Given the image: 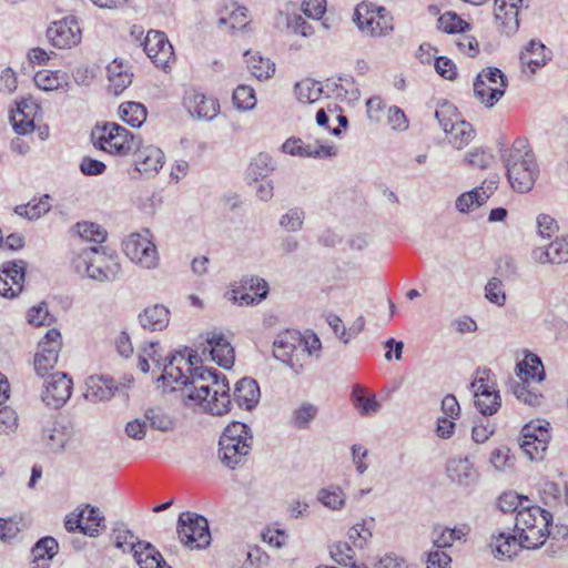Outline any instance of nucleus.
<instances>
[{"instance_id": "nucleus-7", "label": "nucleus", "mask_w": 568, "mask_h": 568, "mask_svg": "<svg viewBox=\"0 0 568 568\" xmlns=\"http://www.w3.org/2000/svg\"><path fill=\"white\" fill-rule=\"evenodd\" d=\"M507 78L498 68L483 69L474 81V93L487 106H494L507 88Z\"/></svg>"}, {"instance_id": "nucleus-5", "label": "nucleus", "mask_w": 568, "mask_h": 568, "mask_svg": "<svg viewBox=\"0 0 568 568\" xmlns=\"http://www.w3.org/2000/svg\"><path fill=\"white\" fill-rule=\"evenodd\" d=\"M78 272L99 282L114 281L120 272L116 256L100 251L97 246L85 248L75 262Z\"/></svg>"}, {"instance_id": "nucleus-8", "label": "nucleus", "mask_w": 568, "mask_h": 568, "mask_svg": "<svg viewBox=\"0 0 568 568\" xmlns=\"http://www.w3.org/2000/svg\"><path fill=\"white\" fill-rule=\"evenodd\" d=\"M355 21L362 31H366L372 37H384L394 29L393 18L383 7H373L361 4L355 10Z\"/></svg>"}, {"instance_id": "nucleus-9", "label": "nucleus", "mask_w": 568, "mask_h": 568, "mask_svg": "<svg viewBox=\"0 0 568 568\" xmlns=\"http://www.w3.org/2000/svg\"><path fill=\"white\" fill-rule=\"evenodd\" d=\"M548 425V423L542 425L540 422H530L523 427L518 442L530 460L542 459L550 439Z\"/></svg>"}, {"instance_id": "nucleus-21", "label": "nucleus", "mask_w": 568, "mask_h": 568, "mask_svg": "<svg viewBox=\"0 0 568 568\" xmlns=\"http://www.w3.org/2000/svg\"><path fill=\"white\" fill-rule=\"evenodd\" d=\"M206 342L210 346L212 359L225 369L232 368L235 353L233 346L223 333L217 331L207 333Z\"/></svg>"}, {"instance_id": "nucleus-58", "label": "nucleus", "mask_w": 568, "mask_h": 568, "mask_svg": "<svg viewBox=\"0 0 568 568\" xmlns=\"http://www.w3.org/2000/svg\"><path fill=\"white\" fill-rule=\"evenodd\" d=\"M485 296L489 302L503 306L506 302V294L501 280L491 277L485 286Z\"/></svg>"}, {"instance_id": "nucleus-52", "label": "nucleus", "mask_w": 568, "mask_h": 568, "mask_svg": "<svg viewBox=\"0 0 568 568\" xmlns=\"http://www.w3.org/2000/svg\"><path fill=\"white\" fill-rule=\"evenodd\" d=\"M233 103L237 109L251 110L256 104L255 92L253 88L241 84L233 91Z\"/></svg>"}, {"instance_id": "nucleus-13", "label": "nucleus", "mask_w": 568, "mask_h": 568, "mask_svg": "<svg viewBox=\"0 0 568 568\" xmlns=\"http://www.w3.org/2000/svg\"><path fill=\"white\" fill-rule=\"evenodd\" d=\"M140 233L131 234L123 243L126 256L144 268H153L158 265V252L154 243Z\"/></svg>"}, {"instance_id": "nucleus-18", "label": "nucleus", "mask_w": 568, "mask_h": 568, "mask_svg": "<svg viewBox=\"0 0 568 568\" xmlns=\"http://www.w3.org/2000/svg\"><path fill=\"white\" fill-rule=\"evenodd\" d=\"M183 105L191 116L200 120H213L220 111L217 99L205 95L194 89L185 92Z\"/></svg>"}, {"instance_id": "nucleus-55", "label": "nucleus", "mask_w": 568, "mask_h": 568, "mask_svg": "<svg viewBox=\"0 0 568 568\" xmlns=\"http://www.w3.org/2000/svg\"><path fill=\"white\" fill-rule=\"evenodd\" d=\"M524 503H528V498L518 495L515 491L504 493L498 499V508L503 513H513L520 510L521 507H526Z\"/></svg>"}, {"instance_id": "nucleus-53", "label": "nucleus", "mask_w": 568, "mask_h": 568, "mask_svg": "<svg viewBox=\"0 0 568 568\" xmlns=\"http://www.w3.org/2000/svg\"><path fill=\"white\" fill-rule=\"evenodd\" d=\"M42 440L50 450L59 452L63 449L68 438L61 428L54 426L43 428Z\"/></svg>"}, {"instance_id": "nucleus-56", "label": "nucleus", "mask_w": 568, "mask_h": 568, "mask_svg": "<svg viewBox=\"0 0 568 568\" xmlns=\"http://www.w3.org/2000/svg\"><path fill=\"white\" fill-rule=\"evenodd\" d=\"M317 407L310 403L302 404L293 413V424L298 429L307 428L311 420L315 418Z\"/></svg>"}, {"instance_id": "nucleus-23", "label": "nucleus", "mask_w": 568, "mask_h": 568, "mask_svg": "<svg viewBox=\"0 0 568 568\" xmlns=\"http://www.w3.org/2000/svg\"><path fill=\"white\" fill-rule=\"evenodd\" d=\"M134 138L129 130L113 122L97 123L90 133V142H112L116 139L119 142H130Z\"/></svg>"}, {"instance_id": "nucleus-6", "label": "nucleus", "mask_w": 568, "mask_h": 568, "mask_svg": "<svg viewBox=\"0 0 568 568\" xmlns=\"http://www.w3.org/2000/svg\"><path fill=\"white\" fill-rule=\"evenodd\" d=\"M178 535L181 542L191 549H202L207 547L211 542V534L206 518L191 511L180 514Z\"/></svg>"}, {"instance_id": "nucleus-35", "label": "nucleus", "mask_w": 568, "mask_h": 568, "mask_svg": "<svg viewBox=\"0 0 568 568\" xmlns=\"http://www.w3.org/2000/svg\"><path fill=\"white\" fill-rule=\"evenodd\" d=\"M546 47L536 40H531L524 51H521L519 60L521 65L530 69L535 73L537 69L546 64Z\"/></svg>"}, {"instance_id": "nucleus-60", "label": "nucleus", "mask_w": 568, "mask_h": 568, "mask_svg": "<svg viewBox=\"0 0 568 568\" xmlns=\"http://www.w3.org/2000/svg\"><path fill=\"white\" fill-rule=\"evenodd\" d=\"M18 428V415L10 407L0 409V435H11Z\"/></svg>"}, {"instance_id": "nucleus-42", "label": "nucleus", "mask_w": 568, "mask_h": 568, "mask_svg": "<svg viewBox=\"0 0 568 568\" xmlns=\"http://www.w3.org/2000/svg\"><path fill=\"white\" fill-rule=\"evenodd\" d=\"M490 547L496 552V556L511 558L517 555L520 548H525L520 545V538L515 535H506L504 532L490 544Z\"/></svg>"}, {"instance_id": "nucleus-45", "label": "nucleus", "mask_w": 568, "mask_h": 568, "mask_svg": "<svg viewBox=\"0 0 568 568\" xmlns=\"http://www.w3.org/2000/svg\"><path fill=\"white\" fill-rule=\"evenodd\" d=\"M49 200L50 196L45 194L38 202L32 201L26 205L16 206L14 212L28 220L39 219L50 211L51 204Z\"/></svg>"}, {"instance_id": "nucleus-34", "label": "nucleus", "mask_w": 568, "mask_h": 568, "mask_svg": "<svg viewBox=\"0 0 568 568\" xmlns=\"http://www.w3.org/2000/svg\"><path fill=\"white\" fill-rule=\"evenodd\" d=\"M516 373L520 381L530 379L541 382L545 378V371L540 358L535 354H529L524 361L516 365Z\"/></svg>"}, {"instance_id": "nucleus-4", "label": "nucleus", "mask_w": 568, "mask_h": 568, "mask_svg": "<svg viewBox=\"0 0 568 568\" xmlns=\"http://www.w3.org/2000/svg\"><path fill=\"white\" fill-rule=\"evenodd\" d=\"M219 456L230 468L242 464L251 450L252 435L250 428L240 422L230 424L223 432L220 442Z\"/></svg>"}, {"instance_id": "nucleus-47", "label": "nucleus", "mask_w": 568, "mask_h": 568, "mask_svg": "<svg viewBox=\"0 0 568 568\" xmlns=\"http://www.w3.org/2000/svg\"><path fill=\"white\" fill-rule=\"evenodd\" d=\"M437 24L438 29L446 33H459L469 29V23L452 11L443 13L438 18Z\"/></svg>"}, {"instance_id": "nucleus-62", "label": "nucleus", "mask_w": 568, "mask_h": 568, "mask_svg": "<svg viewBox=\"0 0 568 568\" xmlns=\"http://www.w3.org/2000/svg\"><path fill=\"white\" fill-rule=\"evenodd\" d=\"M286 24L292 32L302 37H311L314 33L313 27L300 14H288Z\"/></svg>"}, {"instance_id": "nucleus-57", "label": "nucleus", "mask_w": 568, "mask_h": 568, "mask_svg": "<svg viewBox=\"0 0 568 568\" xmlns=\"http://www.w3.org/2000/svg\"><path fill=\"white\" fill-rule=\"evenodd\" d=\"M318 499L331 509H339L345 503V495L339 487H331L322 489Z\"/></svg>"}, {"instance_id": "nucleus-28", "label": "nucleus", "mask_w": 568, "mask_h": 568, "mask_svg": "<svg viewBox=\"0 0 568 568\" xmlns=\"http://www.w3.org/2000/svg\"><path fill=\"white\" fill-rule=\"evenodd\" d=\"M241 288L243 291L241 295H235V300H239L241 304L258 303L267 295V283L258 277L244 278ZM234 293L240 294V291H234Z\"/></svg>"}, {"instance_id": "nucleus-29", "label": "nucleus", "mask_w": 568, "mask_h": 568, "mask_svg": "<svg viewBox=\"0 0 568 568\" xmlns=\"http://www.w3.org/2000/svg\"><path fill=\"white\" fill-rule=\"evenodd\" d=\"M260 388L257 383L248 377L240 379L234 389V400L240 407L251 410L257 404Z\"/></svg>"}, {"instance_id": "nucleus-54", "label": "nucleus", "mask_w": 568, "mask_h": 568, "mask_svg": "<svg viewBox=\"0 0 568 568\" xmlns=\"http://www.w3.org/2000/svg\"><path fill=\"white\" fill-rule=\"evenodd\" d=\"M273 170L272 161L268 154L260 153L248 166V176L255 181L258 178H265Z\"/></svg>"}, {"instance_id": "nucleus-25", "label": "nucleus", "mask_w": 568, "mask_h": 568, "mask_svg": "<svg viewBox=\"0 0 568 568\" xmlns=\"http://www.w3.org/2000/svg\"><path fill=\"white\" fill-rule=\"evenodd\" d=\"M532 256L538 263L561 264L568 262V235L551 242L546 248H535Z\"/></svg>"}, {"instance_id": "nucleus-46", "label": "nucleus", "mask_w": 568, "mask_h": 568, "mask_svg": "<svg viewBox=\"0 0 568 568\" xmlns=\"http://www.w3.org/2000/svg\"><path fill=\"white\" fill-rule=\"evenodd\" d=\"M247 23V9L245 7H236L226 17L221 16L217 20L219 27H227L231 33L245 28Z\"/></svg>"}, {"instance_id": "nucleus-32", "label": "nucleus", "mask_w": 568, "mask_h": 568, "mask_svg": "<svg viewBox=\"0 0 568 568\" xmlns=\"http://www.w3.org/2000/svg\"><path fill=\"white\" fill-rule=\"evenodd\" d=\"M58 548L53 537H43L37 541L31 550L34 564L32 568H49V561L57 555Z\"/></svg>"}, {"instance_id": "nucleus-12", "label": "nucleus", "mask_w": 568, "mask_h": 568, "mask_svg": "<svg viewBox=\"0 0 568 568\" xmlns=\"http://www.w3.org/2000/svg\"><path fill=\"white\" fill-rule=\"evenodd\" d=\"M435 116L449 140L468 142L475 138L473 125L467 121L459 120L454 105L444 103L436 110Z\"/></svg>"}, {"instance_id": "nucleus-22", "label": "nucleus", "mask_w": 568, "mask_h": 568, "mask_svg": "<svg viewBox=\"0 0 568 568\" xmlns=\"http://www.w3.org/2000/svg\"><path fill=\"white\" fill-rule=\"evenodd\" d=\"M85 398L91 402H102L111 399L119 389L116 382L103 375L90 376L87 379Z\"/></svg>"}, {"instance_id": "nucleus-30", "label": "nucleus", "mask_w": 568, "mask_h": 568, "mask_svg": "<svg viewBox=\"0 0 568 568\" xmlns=\"http://www.w3.org/2000/svg\"><path fill=\"white\" fill-rule=\"evenodd\" d=\"M281 149L284 153H288L294 156L320 159L331 158L337 153L334 145L324 144H282Z\"/></svg>"}, {"instance_id": "nucleus-41", "label": "nucleus", "mask_w": 568, "mask_h": 568, "mask_svg": "<svg viewBox=\"0 0 568 568\" xmlns=\"http://www.w3.org/2000/svg\"><path fill=\"white\" fill-rule=\"evenodd\" d=\"M294 92L300 102L314 103L321 98L323 87L321 82L312 79H304L295 84Z\"/></svg>"}, {"instance_id": "nucleus-64", "label": "nucleus", "mask_w": 568, "mask_h": 568, "mask_svg": "<svg viewBox=\"0 0 568 568\" xmlns=\"http://www.w3.org/2000/svg\"><path fill=\"white\" fill-rule=\"evenodd\" d=\"M372 537V531L366 527V523L356 524L348 530V538L355 547L363 548Z\"/></svg>"}, {"instance_id": "nucleus-2", "label": "nucleus", "mask_w": 568, "mask_h": 568, "mask_svg": "<svg viewBox=\"0 0 568 568\" xmlns=\"http://www.w3.org/2000/svg\"><path fill=\"white\" fill-rule=\"evenodd\" d=\"M501 156L513 190L521 194L529 192L539 172L529 144H506L501 150Z\"/></svg>"}, {"instance_id": "nucleus-19", "label": "nucleus", "mask_w": 568, "mask_h": 568, "mask_svg": "<svg viewBox=\"0 0 568 568\" xmlns=\"http://www.w3.org/2000/svg\"><path fill=\"white\" fill-rule=\"evenodd\" d=\"M133 164L144 175L156 174L163 165L164 154L155 144H134Z\"/></svg>"}, {"instance_id": "nucleus-50", "label": "nucleus", "mask_w": 568, "mask_h": 568, "mask_svg": "<svg viewBox=\"0 0 568 568\" xmlns=\"http://www.w3.org/2000/svg\"><path fill=\"white\" fill-rule=\"evenodd\" d=\"M77 231L81 239L89 242L102 243L106 239L105 230L92 222L78 223Z\"/></svg>"}, {"instance_id": "nucleus-61", "label": "nucleus", "mask_w": 568, "mask_h": 568, "mask_svg": "<svg viewBox=\"0 0 568 568\" xmlns=\"http://www.w3.org/2000/svg\"><path fill=\"white\" fill-rule=\"evenodd\" d=\"M489 371L484 369L483 372H478V376L473 381L471 388L474 390V396H491V393H498L493 385L488 383Z\"/></svg>"}, {"instance_id": "nucleus-17", "label": "nucleus", "mask_w": 568, "mask_h": 568, "mask_svg": "<svg viewBox=\"0 0 568 568\" xmlns=\"http://www.w3.org/2000/svg\"><path fill=\"white\" fill-rule=\"evenodd\" d=\"M143 49L151 61L163 69L174 55L173 47L162 31L150 30L144 39Z\"/></svg>"}, {"instance_id": "nucleus-51", "label": "nucleus", "mask_w": 568, "mask_h": 568, "mask_svg": "<svg viewBox=\"0 0 568 568\" xmlns=\"http://www.w3.org/2000/svg\"><path fill=\"white\" fill-rule=\"evenodd\" d=\"M329 554L332 559L338 565L349 566L352 568L356 567L354 561V550L347 542L338 541L332 545Z\"/></svg>"}, {"instance_id": "nucleus-1", "label": "nucleus", "mask_w": 568, "mask_h": 568, "mask_svg": "<svg viewBox=\"0 0 568 568\" xmlns=\"http://www.w3.org/2000/svg\"><path fill=\"white\" fill-rule=\"evenodd\" d=\"M193 359H196V355H190L187 361L183 356H172L168 364L161 366L162 374L156 381H162L172 389L184 386L187 397L212 415L227 413L231 406L227 379L216 369L192 368Z\"/></svg>"}, {"instance_id": "nucleus-38", "label": "nucleus", "mask_w": 568, "mask_h": 568, "mask_svg": "<svg viewBox=\"0 0 568 568\" xmlns=\"http://www.w3.org/2000/svg\"><path fill=\"white\" fill-rule=\"evenodd\" d=\"M245 62L252 75L258 80L268 79L275 72V64L258 52H245Z\"/></svg>"}, {"instance_id": "nucleus-11", "label": "nucleus", "mask_w": 568, "mask_h": 568, "mask_svg": "<svg viewBox=\"0 0 568 568\" xmlns=\"http://www.w3.org/2000/svg\"><path fill=\"white\" fill-rule=\"evenodd\" d=\"M435 116L449 140L468 142L475 138L473 125L467 121L459 120L454 105L444 103L436 110Z\"/></svg>"}, {"instance_id": "nucleus-36", "label": "nucleus", "mask_w": 568, "mask_h": 568, "mask_svg": "<svg viewBox=\"0 0 568 568\" xmlns=\"http://www.w3.org/2000/svg\"><path fill=\"white\" fill-rule=\"evenodd\" d=\"M133 557L140 568H171L150 542L141 544V547L134 550Z\"/></svg>"}, {"instance_id": "nucleus-40", "label": "nucleus", "mask_w": 568, "mask_h": 568, "mask_svg": "<svg viewBox=\"0 0 568 568\" xmlns=\"http://www.w3.org/2000/svg\"><path fill=\"white\" fill-rule=\"evenodd\" d=\"M36 85L43 91H52L67 84V74L62 71L42 70L33 78Z\"/></svg>"}, {"instance_id": "nucleus-37", "label": "nucleus", "mask_w": 568, "mask_h": 568, "mask_svg": "<svg viewBox=\"0 0 568 568\" xmlns=\"http://www.w3.org/2000/svg\"><path fill=\"white\" fill-rule=\"evenodd\" d=\"M111 537L114 541V546L118 549H121L123 552L130 551L134 552V550L141 547V544L144 541H139L138 538L133 535L131 530L128 529L125 524L122 521L115 523Z\"/></svg>"}, {"instance_id": "nucleus-49", "label": "nucleus", "mask_w": 568, "mask_h": 568, "mask_svg": "<svg viewBox=\"0 0 568 568\" xmlns=\"http://www.w3.org/2000/svg\"><path fill=\"white\" fill-rule=\"evenodd\" d=\"M493 160L494 156L490 152H487L481 146H477L467 152L464 162L470 168L484 170L491 164Z\"/></svg>"}, {"instance_id": "nucleus-16", "label": "nucleus", "mask_w": 568, "mask_h": 568, "mask_svg": "<svg viewBox=\"0 0 568 568\" xmlns=\"http://www.w3.org/2000/svg\"><path fill=\"white\" fill-rule=\"evenodd\" d=\"M26 262L10 261L0 268V295L7 298L17 297L23 290Z\"/></svg>"}, {"instance_id": "nucleus-48", "label": "nucleus", "mask_w": 568, "mask_h": 568, "mask_svg": "<svg viewBox=\"0 0 568 568\" xmlns=\"http://www.w3.org/2000/svg\"><path fill=\"white\" fill-rule=\"evenodd\" d=\"M511 389L517 399L529 406H539L542 395L529 388V381L515 382Z\"/></svg>"}, {"instance_id": "nucleus-27", "label": "nucleus", "mask_w": 568, "mask_h": 568, "mask_svg": "<svg viewBox=\"0 0 568 568\" xmlns=\"http://www.w3.org/2000/svg\"><path fill=\"white\" fill-rule=\"evenodd\" d=\"M448 477L462 486H469L477 479V471L468 458H453L447 464Z\"/></svg>"}, {"instance_id": "nucleus-39", "label": "nucleus", "mask_w": 568, "mask_h": 568, "mask_svg": "<svg viewBox=\"0 0 568 568\" xmlns=\"http://www.w3.org/2000/svg\"><path fill=\"white\" fill-rule=\"evenodd\" d=\"M122 121L133 128H140L146 120V109L139 102H125L119 106Z\"/></svg>"}, {"instance_id": "nucleus-15", "label": "nucleus", "mask_w": 568, "mask_h": 568, "mask_svg": "<svg viewBox=\"0 0 568 568\" xmlns=\"http://www.w3.org/2000/svg\"><path fill=\"white\" fill-rule=\"evenodd\" d=\"M530 0H495L494 17L501 33L510 36L519 28V9L528 8Z\"/></svg>"}, {"instance_id": "nucleus-44", "label": "nucleus", "mask_w": 568, "mask_h": 568, "mask_svg": "<svg viewBox=\"0 0 568 568\" xmlns=\"http://www.w3.org/2000/svg\"><path fill=\"white\" fill-rule=\"evenodd\" d=\"M83 510L85 511L84 520H87V525L82 528V534L89 537H98L100 529H105V519L102 511L90 505H87Z\"/></svg>"}, {"instance_id": "nucleus-20", "label": "nucleus", "mask_w": 568, "mask_h": 568, "mask_svg": "<svg viewBox=\"0 0 568 568\" xmlns=\"http://www.w3.org/2000/svg\"><path fill=\"white\" fill-rule=\"evenodd\" d=\"M72 381L65 373H54L45 384L42 400L53 408L61 407L71 396Z\"/></svg>"}, {"instance_id": "nucleus-31", "label": "nucleus", "mask_w": 568, "mask_h": 568, "mask_svg": "<svg viewBox=\"0 0 568 568\" xmlns=\"http://www.w3.org/2000/svg\"><path fill=\"white\" fill-rule=\"evenodd\" d=\"M169 310L163 305H153L146 307L143 313L139 315V321L144 329L162 331L169 324Z\"/></svg>"}, {"instance_id": "nucleus-14", "label": "nucleus", "mask_w": 568, "mask_h": 568, "mask_svg": "<svg viewBox=\"0 0 568 568\" xmlns=\"http://www.w3.org/2000/svg\"><path fill=\"white\" fill-rule=\"evenodd\" d=\"M61 334L58 329H49L44 338L39 343L34 356V369L39 376H44L54 367L61 349Z\"/></svg>"}, {"instance_id": "nucleus-26", "label": "nucleus", "mask_w": 568, "mask_h": 568, "mask_svg": "<svg viewBox=\"0 0 568 568\" xmlns=\"http://www.w3.org/2000/svg\"><path fill=\"white\" fill-rule=\"evenodd\" d=\"M496 187L495 182H490L487 186L483 184L479 187L460 194L455 203L456 209L460 213H466L475 207L481 206L490 197Z\"/></svg>"}, {"instance_id": "nucleus-24", "label": "nucleus", "mask_w": 568, "mask_h": 568, "mask_svg": "<svg viewBox=\"0 0 568 568\" xmlns=\"http://www.w3.org/2000/svg\"><path fill=\"white\" fill-rule=\"evenodd\" d=\"M274 357L282 362H292V356L305 355L302 339L294 333L278 335L273 344Z\"/></svg>"}, {"instance_id": "nucleus-59", "label": "nucleus", "mask_w": 568, "mask_h": 568, "mask_svg": "<svg viewBox=\"0 0 568 568\" xmlns=\"http://www.w3.org/2000/svg\"><path fill=\"white\" fill-rule=\"evenodd\" d=\"M119 65H112L108 68L110 88L114 94H120L131 84V75L126 72H115Z\"/></svg>"}, {"instance_id": "nucleus-3", "label": "nucleus", "mask_w": 568, "mask_h": 568, "mask_svg": "<svg viewBox=\"0 0 568 568\" xmlns=\"http://www.w3.org/2000/svg\"><path fill=\"white\" fill-rule=\"evenodd\" d=\"M551 521L552 515L539 506L521 507L515 523L520 545L527 549H537L542 546L549 535L548 527Z\"/></svg>"}, {"instance_id": "nucleus-33", "label": "nucleus", "mask_w": 568, "mask_h": 568, "mask_svg": "<svg viewBox=\"0 0 568 568\" xmlns=\"http://www.w3.org/2000/svg\"><path fill=\"white\" fill-rule=\"evenodd\" d=\"M32 109V104H29L27 101H21L18 103L17 110L11 112L10 122L18 134L23 135L34 130V121L33 118H31Z\"/></svg>"}, {"instance_id": "nucleus-63", "label": "nucleus", "mask_w": 568, "mask_h": 568, "mask_svg": "<svg viewBox=\"0 0 568 568\" xmlns=\"http://www.w3.org/2000/svg\"><path fill=\"white\" fill-rule=\"evenodd\" d=\"M475 405L483 415H493L500 407V396L498 393H491V396H478L475 397Z\"/></svg>"}, {"instance_id": "nucleus-43", "label": "nucleus", "mask_w": 568, "mask_h": 568, "mask_svg": "<svg viewBox=\"0 0 568 568\" xmlns=\"http://www.w3.org/2000/svg\"><path fill=\"white\" fill-rule=\"evenodd\" d=\"M144 418L156 430L171 432L175 428V419L160 407L146 409Z\"/></svg>"}, {"instance_id": "nucleus-10", "label": "nucleus", "mask_w": 568, "mask_h": 568, "mask_svg": "<svg viewBox=\"0 0 568 568\" xmlns=\"http://www.w3.org/2000/svg\"><path fill=\"white\" fill-rule=\"evenodd\" d=\"M48 41L58 49H70L78 45L82 39L81 28L74 16H68L53 21L47 29Z\"/></svg>"}]
</instances>
